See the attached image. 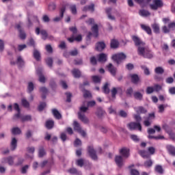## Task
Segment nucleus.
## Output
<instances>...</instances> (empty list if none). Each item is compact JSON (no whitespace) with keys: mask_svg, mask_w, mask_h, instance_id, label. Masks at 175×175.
<instances>
[{"mask_svg":"<svg viewBox=\"0 0 175 175\" xmlns=\"http://www.w3.org/2000/svg\"><path fill=\"white\" fill-rule=\"evenodd\" d=\"M91 31H89L88 33V35L86 36V40L87 42H91V36H94V38H98L99 36V26H98V24H94L92 28Z\"/></svg>","mask_w":175,"mask_h":175,"instance_id":"f03ea898","label":"nucleus"},{"mask_svg":"<svg viewBox=\"0 0 175 175\" xmlns=\"http://www.w3.org/2000/svg\"><path fill=\"white\" fill-rule=\"evenodd\" d=\"M21 120L22 122H25L27 121H32V116L31 115H25L21 117Z\"/></svg>","mask_w":175,"mask_h":175,"instance_id":"c9c22d12","label":"nucleus"},{"mask_svg":"<svg viewBox=\"0 0 175 175\" xmlns=\"http://www.w3.org/2000/svg\"><path fill=\"white\" fill-rule=\"evenodd\" d=\"M124 159V158L121 155L115 156V163L117 165L119 169L122 168L125 165V160Z\"/></svg>","mask_w":175,"mask_h":175,"instance_id":"39448f33","label":"nucleus"},{"mask_svg":"<svg viewBox=\"0 0 175 175\" xmlns=\"http://www.w3.org/2000/svg\"><path fill=\"white\" fill-rule=\"evenodd\" d=\"M127 127L130 131H135L138 129L140 132H142V124L137 123L136 122H131L127 124Z\"/></svg>","mask_w":175,"mask_h":175,"instance_id":"423d86ee","label":"nucleus"},{"mask_svg":"<svg viewBox=\"0 0 175 175\" xmlns=\"http://www.w3.org/2000/svg\"><path fill=\"white\" fill-rule=\"evenodd\" d=\"M81 140L79 138H77L74 142L75 147H79V146H81Z\"/></svg>","mask_w":175,"mask_h":175,"instance_id":"774afa93","label":"nucleus"},{"mask_svg":"<svg viewBox=\"0 0 175 175\" xmlns=\"http://www.w3.org/2000/svg\"><path fill=\"white\" fill-rule=\"evenodd\" d=\"M133 94V88L130 87L126 90V96L129 98H132V94Z\"/></svg>","mask_w":175,"mask_h":175,"instance_id":"3c124183","label":"nucleus"},{"mask_svg":"<svg viewBox=\"0 0 175 175\" xmlns=\"http://www.w3.org/2000/svg\"><path fill=\"white\" fill-rule=\"evenodd\" d=\"M96 105V102L95 100H90L87 103V107L90 109V107H94Z\"/></svg>","mask_w":175,"mask_h":175,"instance_id":"e2e57ef3","label":"nucleus"},{"mask_svg":"<svg viewBox=\"0 0 175 175\" xmlns=\"http://www.w3.org/2000/svg\"><path fill=\"white\" fill-rule=\"evenodd\" d=\"M89 108L88 106L85 107V101L83 102V105L79 107V111L78 113L81 114H84V113H87L88 111Z\"/></svg>","mask_w":175,"mask_h":175,"instance_id":"4be33fe9","label":"nucleus"},{"mask_svg":"<svg viewBox=\"0 0 175 175\" xmlns=\"http://www.w3.org/2000/svg\"><path fill=\"white\" fill-rule=\"evenodd\" d=\"M141 68L143 69V70L144 72V75H146V76H150V69H148V68H147V66H141Z\"/></svg>","mask_w":175,"mask_h":175,"instance_id":"4d7b16f0","label":"nucleus"},{"mask_svg":"<svg viewBox=\"0 0 175 175\" xmlns=\"http://www.w3.org/2000/svg\"><path fill=\"white\" fill-rule=\"evenodd\" d=\"M111 59L116 62L117 65H120V64H122V62L126 59V55L124 53H116L112 55Z\"/></svg>","mask_w":175,"mask_h":175,"instance_id":"7ed1b4c3","label":"nucleus"},{"mask_svg":"<svg viewBox=\"0 0 175 175\" xmlns=\"http://www.w3.org/2000/svg\"><path fill=\"white\" fill-rule=\"evenodd\" d=\"M90 64H92L94 66L98 65V60L95 56H92L90 57Z\"/></svg>","mask_w":175,"mask_h":175,"instance_id":"bf43d9fd","label":"nucleus"},{"mask_svg":"<svg viewBox=\"0 0 175 175\" xmlns=\"http://www.w3.org/2000/svg\"><path fill=\"white\" fill-rule=\"evenodd\" d=\"M77 115L79 120H80L81 122H83V124H90V119H88L85 114L78 113Z\"/></svg>","mask_w":175,"mask_h":175,"instance_id":"4468645a","label":"nucleus"},{"mask_svg":"<svg viewBox=\"0 0 175 175\" xmlns=\"http://www.w3.org/2000/svg\"><path fill=\"white\" fill-rule=\"evenodd\" d=\"M22 105L24 107H29V102L25 98L22 99Z\"/></svg>","mask_w":175,"mask_h":175,"instance_id":"338daca9","label":"nucleus"},{"mask_svg":"<svg viewBox=\"0 0 175 175\" xmlns=\"http://www.w3.org/2000/svg\"><path fill=\"white\" fill-rule=\"evenodd\" d=\"M111 10H113L111 8H105V12L107 14L108 18L114 21L116 20V17L111 15Z\"/></svg>","mask_w":175,"mask_h":175,"instance_id":"6ab92c4d","label":"nucleus"},{"mask_svg":"<svg viewBox=\"0 0 175 175\" xmlns=\"http://www.w3.org/2000/svg\"><path fill=\"white\" fill-rule=\"evenodd\" d=\"M52 114L53 115L55 118H56V120H61V118H62V115L61 114V113H59V111H57V109H52Z\"/></svg>","mask_w":175,"mask_h":175,"instance_id":"412c9836","label":"nucleus"},{"mask_svg":"<svg viewBox=\"0 0 175 175\" xmlns=\"http://www.w3.org/2000/svg\"><path fill=\"white\" fill-rule=\"evenodd\" d=\"M48 9L49 12H54V10L57 9V5L55 4V3H51L48 5Z\"/></svg>","mask_w":175,"mask_h":175,"instance_id":"a18cd8bd","label":"nucleus"},{"mask_svg":"<svg viewBox=\"0 0 175 175\" xmlns=\"http://www.w3.org/2000/svg\"><path fill=\"white\" fill-rule=\"evenodd\" d=\"M152 28L154 33H161V28L159 27V25H158L157 23H154L153 25H152Z\"/></svg>","mask_w":175,"mask_h":175,"instance_id":"2f4dec72","label":"nucleus"},{"mask_svg":"<svg viewBox=\"0 0 175 175\" xmlns=\"http://www.w3.org/2000/svg\"><path fill=\"white\" fill-rule=\"evenodd\" d=\"M137 114H146L147 113V109H146L144 107H139L136 110Z\"/></svg>","mask_w":175,"mask_h":175,"instance_id":"4c0bfd02","label":"nucleus"},{"mask_svg":"<svg viewBox=\"0 0 175 175\" xmlns=\"http://www.w3.org/2000/svg\"><path fill=\"white\" fill-rule=\"evenodd\" d=\"M97 61L101 64H105V62H107V55L103 53H100L98 56Z\"/></svg>","mask_w":175,"mask_h":175,"instance_id":"2eb2a0df","label":"nucleus"},{"mask_svg":"<svg viewBox=\"0 0 175 175\" xmlns=\"http://www.w3.org/2000/svg\"><path fill=\"white\" fill-rule=\"evenodd\" d=\"M103 92L104 94H110V88H109V83H105L103 87Z\"/></svg>","mask_w":175,"mask_h":175,"instance_id":"a19ab883","label":"nucleus"},{"mask_svg":"<svg viewBox=\"0 0 175 175\" xmlns=\"http://www.w3.org/2000/svg\"><path fill=\"white\" fill-rule=\"evenodd\" d=\"M152 10H158L161 8H163V1L162 0H153V4H150Z\"/></svg>","mask_w":175,"mask_h":175,"instance_id":"20e7f679","label":"nucleus"},{"mask_svg":"<svg viewBox=\"0 0 175 175\" xmlns=\"http://www.w3.org/2000/svg\"><path fill=\"white\" fill-rule=\"evenodd\" d=\"M82 92L83 93V98L87 99V98H92V94L91 92L85 89L81 90Z\"/></svg>","mask_w":175,"mask_h":175,"instance_id":"e433bc0d","label":"nucleus"},{"mask_svg":"<svg viewBox=\"0 0 175 175\" xmlns=\"http://www.w3.org/2000/svg\"><path fill=\"white\" fill-rule=\"evenodd\" d=\"M110 47L113 50H116V49H118V47H120V42H118V40L116 39L111 40Z\"/></svg>","mask_w":175,"mask_h":175,"instance_id":"f3484780","label":"nucleus"},{"mask_svg":"<svg viewBox=\"0 0 175 175\" xmlns=\"http://www.w3.org/2000/svg\"><path fill=\"white\" fill-rule=\"evenodd\" d=\"M130 151L129 148L124 147L119 150V152L122 158L127 159L131 155Z\"/></svg>","mask_w":175,"mask_h":175,"instance_id":"6e6552de","label":"nucleus"},{"mask_svg":"<svg viewBox=\"0 0 175 175\" xmlns=\"http://www.w3.org/2000/svg\"><path fill=\"white\" fill-rule=\"evenodd\" d=\"M12 135H21L22 133V131H21V129H20V128L18 127H14L12 129V131H11Z\"/></svg>","mask_w":175,"mask_h":175,"instance_id":"58836bf2","label":"nucleus"},{"mask_svg":"<svg viewBox=\"0 0 175 175\" xmlns=\"http://www.w3.org/2000/svg\"><path fill=\"white\" fill-rule=\"evenodd\" d=\"M133 42L135 43V46L137 48V53L138 55H141L144 58H148V59H151L154 58V55L151 51L146 49L144 46H146V42H143L142 39H140L137 36H132Z\"/></svg>","mask_w":175,"mask_h":175,"instance_id":"f257e3e1","label":"nucleus"},{"mask_svg":"<svg viewBox=\"0 0 175 175\" xmlns=\"http://www.w3.org/2000/svg\"><path fill=\"white\" fill-rule=\"evenodd\" d=\"M106 49V43L104 41H99L96 43L95 50L96 51L102 52Z\"/></svg>","mask_w":175,"mask_h":175,"instance_id":"1a4fd4ad","label":"nucleus"},{"mask_svg":"<svg viewBox=\"0 0 175 175\" xmlns=\"http://www.w3.org/2000/svg\"><path fill=\"white\" fill-rule=\"evenodd\" d=\"M167 133L169 135L170 139H171V140H175V133L173 132V130L170 131L169 133Z\"/></svg>","mask_w":175,"mask_h":175,"instance_id":"0e129e2a","label":"nucleus"},{"mask_svg":"<svg viewBox=\"0 0 175 175\" xmlns=\"http://www.w3.org/2000/svg\"><path fill=\"white\" fill-rule=\"evenodd\" d=\"M66 11V7H65V5H62V7L60 9L59 16H57L55 18H53V21L55 23H58V21H61V20H62V18H64V14Z\"/></svg>","mask_w":175,"mask_h":175,"instance_id":"ddd939ff","label":"nucleus"},{"mask_svg":"<svg viewBox=\"0 0 175 175\" xmlns=\"http://www.w3.org/2000/svg\"><path fill=\"white\" fill-rule=\"evenodd\" d=\"M35 90V85L33 82H29L27 84V92L28 94H32L33 91Z\"/></svg>","mask_w":175,"mask_h":175,"instance_id":"473e14b6","label":"nucleus"},{"mask_svg":"<svg viewBox=\"0 0 175 175\" xmlns=\"http://www.w3.org/2000/svg\"><path fill=\"white\" fill-rule=\"evenodd\" d=\"M154 72L157 75H163V73H165V70L162 67H157L154 69Z\"/></svg>","mask_w":175,"mask_h":175,"instance_id":"49530a36","label":"nucleus"},{"mask_svg":"<svg viewBox=\"0 0 175 175\" xmlns=\"http://www.w3.org/2000/svg\"><path fill=\"white\" fill-rule=\"evenodd\" d=\"M131 82H133V84H137L140 81V78H139V75L136 74L131 75Z\"/></svg>","mask_w":175,"mask_h":175,"instance_id":"cd10ccee","label":"nucleus"},{"mask_svg":"<svg viewBox=\"0 0 175 175\" xmlns=\"http://www.w3.org/2000/svg\"><path fill=\"white\" fill-rule=\"evenodd\" d=\"M139 14L142 17H148V16H151V13L146 10H139Z\"/></svg>","mask_w":175,"mask_h":175,"instance_id":"ea45409f","label":"nucleus"},{"mask_svg":"<svg viewBox=\"0 0 175 175\" xmlns=\"http://www.w3.org/2000/svg\"><path fill=\"white\" fill-rule=\"evenodd\" d=\"M47 104L45 102H41L38 107V111H43L46 109Z\"/></svg>","mask_w":175,"mask_h":175,"instance_id":"37998d69","label":"nucleus"},{"mask_svg":"<svg viewBox=\"0 0 175 175\" xmlns=\"http://www.w3.org/2000/svg\"><path fill=\"white\" fill-rule=\"evenodd\" d=\"M74 129L77 132H79L81 130V126H80V123H78L77 121H74L73 122Z\"/></svg>","mask_w":175,"mask_h":175,"instance_id":"8fccbe9b","label":"nucleus"},{"mask_svg":"<svg viewBox=\"0 0 175 175\" xmlns=\"http://www.w3.org/2000/svg\"><path fill=\"white\" fill-rule=\"evenodd\" d=\"M16 28L18 29L19 32V38L22 40H25V39H27V33H25V31H24V29L21 28V25L20 24H18L16 25Z\"/></svg>","mask_w":175,"mask_h":175,"instance_id":"9b49d317","label":"nucleus"},{"mask_svg":"<svg viewBox=\"0 0 175 175\" xmlns=\"http://www.w3.org/2000/svg\"><path fill=\"white\" fill-rule=\"evenodd\" d=\"M10 148L11 151H14L16 148H17V139L16 137H14L12 139L11 143H10Z\"/></svg>","mask_w":175,"mask_h":175,"instance_id":"393cba45","label":"nucleus"},{"mask_svg":"<svg viewBox=\"0 0 175 175\" xmlns=\"http://www.w3.org/2000/svg\"><path fill=\"white\" fill-rule=\"evenodd\" d=\"M88 152L93 161H98V155H96V150L94 149V146H88Z\"/></svg>","mask_w":175,"mask_h":175,"instance_id":"0eeeda50","label":"nucleus"},{"mask_svg":"<svg viewBox=\"0 0 175 175\" xmlns=\"http://www.w3.org/2000/svg\"><path fill=\"white\" fill-rule=\"evenodd\" d=\"M118 91H122V89H121V88H113L111 90V97L113 99H116V95H117V93L118 92Z\"/></svg>","mask_w":175,"mask_h":175,"instance_id":"c756f323","label":"nucleus"},{"mask_svg":"<svg viewBox=\"0 0 175 175\" xmlns=\"http://www.w3.org/2000/svg\"><path fill=\"white\" fill-rule=\"evenodd\" d=\"M85 85H90V81H85L83 83L79 85L80 90H85Z\"/></svg>","mask_w":175,"mask_h":175,"instance_id":"052dcab7","label":"nucleus"},{"mask_svg":"<svg viewBox=\"0 0 175 175\" xmlns=\"http://www.w3.org/2000/svg\"><path fill=\"white\" fill-rule=\"evenodd\" d=\"M25 64V62H24V59H23V57H21V56H18L16 59V65H18L19 68H23Z\"/></svg>","mask_w":175,"mask_h":175,"instance_id":"7c9ffc66","label":"nucleus"},{"mask_svg":"<svg viewBox=\"0 0 175 175\" xmlns=\"http://www.w3.org/2000/svg\"><path fill=\"white\" fill-rule=\"evenodd\" d=\"M153 89L155 92H159V91L162 90V86L161 85L156 84L154 85Z\"/></svg>","mask_w":175,"mask_h":175,"instance_id":"680f3d73","label":"nucleus"},{"mask_svg":"<svg viewBox=\"0 0 175 175\" xmlns=\"http://www.w3.org/2000/svg\"><path fill=\"white\" fill-rule=\"evenodd\" d=\"M133 96L137 100H143V94L139 92H135L133 93Z\"/></svg>","mask_w":175,"mask_h":175,"instance_id":"f704fd0d","label":"nucleus"},{"mask_svg":"<svg viewBox=\"0 0 175 175\" xmlns=\"http://www.w3.org/2000/svg\"><path fill=\"white\" fill-rule=\"evenodd\" d=\"M138 154L144 159H148V158H150V154H148V152L145 150H139Z\"/></svg>","mask_w":175,"mask_h":175,"instance_id":"5701e85b","label":"nucleus"},{"mask_svg":"<svg viewBox=\"0 0 175 175\" xmlns=\"http://www.w3.org/2000/svg\"><path fill=\"white\" fill-rule=\"evenodd\" d=\"M27 45L33 48V50L36 49V44L35 43V40L33 38H30L27 42Z\"/></svg>","mask_w":175,"mask_h":175,"instance_id":"de8ad7c7","label":"nucleus"},{"mask_svg":"<svg viewBox=\"0 0 175 175\" xmlns=\"http://www.w3.org/2000/svg\"><path fill=\"white\" fill-rule=\"evenodd\" d=\"M95 114L99 120H103L105 116H106V111L103 110V108L98 107L96 109Z\"/></svg>","mask_w":175,"mask_h":175,"instance_id":"9d476101","label":"nucleus"},{"mask_svg":"<svg viewBox=\"0 0 175 175\" xmlns=\"http://www.w3.org/2000/svg\"><path fill=\"white\" fill-rule=\"evenodd\" d=\"M45 62L49 68H53V64L54 62V61L53 60V57L46 58L45 59Z\"/></svg>","mask_w":175,"mask_h":175,"instance_id":"c03bdc74","label":"nucleus"},{"mask_svg":"<svg viewBox=\"0 0 175 175\" xmlns=\"http://www.w3.org/2000/svg\"><path fill=\"white\" fill-rule=\"evenodd\" d=\"M65 95L66 96V102L70 103V102H72V93H70V92H67L65 93Z\"/></svg>","mask_w":175,"mask_h":175,"instance_id":"09e8293b","label":"nucleus"},{"mask_svg":"<svg viewBox=\"0 0 175 175\" xmlns=\"http://www.w3.org/2000/svg\"><path fill=\"white\" fill-rule=\"evenodd\" d=\"M166 148L169 152V154H170V155H172V157H175V147L172 146V145H167L166 146Z\"/></svg>","mask_w":175,"mask_h":175,"instance_id":"a878e982","label":"nucleus"},{"mask_svg":"<svg viewBox=\"0 0 175 175\" xmlns=\"http://www.w3.org/2000/svg\"><path fill=\"white\" fill-rule=\"evenodd\" d=\"M148 139H154V140H162L165 139V137L163 135H159V136H152V135H148Z\"/></svg>","mask_w":175,"mask_h":175,"instance_id":"5fc2aeb1","label":"nucleus"},{"mask_svg":"<svg viewBox=\"0 0 175 175\" xmlns=\"http://www.w3.org/2000/svg\"><path fill=\"white\" fill-rule=\"evenodd\" d=\"M33 57L36 59V61H40L42 56L40 55V52L38 49H34L33 52Z\"/></svg>","mask_w":175,"mask_h":175,"instance_id":"aec40b11","label":"nucleus"},{"mask_svg":"<svg viewBox=\"0 0 175 175\" xmlns=\"http://www.w3.org/2000/svg\"><path fill=\"white\" fill-rule=\"evenodd\" d=\"M141 28L146 31L148 35H152V31L151 30V27L150 26H147L146 25H141Z\"/></svg>","mask_w":175,"mask_h":175,"instance_id":"c85d7f7f","label":"nucleus"},{"mask_svg":"<svg viewBox=\"0 0 175 175\" xmlns=\"http://www.w3.org/2000/svg\"><path fill=\"white\" fill-rule=\"evenodd\" d=\"M130 174L131 175H140V172L137 170L131 169L130 170Z\"/></svg>","mask_w":175,"mask_h":175,"instance_id":"69168bd1","label":"nucleus"},{"mask_svg":"<svg viewBox=\"0 0 175 175\" xmlns=\"http://www.w3.org/2000/svg\"><path fill=\"white\" fill-rule=\"evenodd\" d=\"M46 155V150H44V146H40L38 149V157L39 158H43Z\"/></svg>","mask_w":175,"mask_h":175,"instance_id":"b1692460","label":"nucleus"},{"mask_svg":"<svg viewBox=\"0 0 175 175\" xmlns=\"http://www.w3.org/2000/svg\"><path fill=\"white\" fill-rule=\"evenodd\" d=\"M40 33L42 35V39H43V40H46V39H47V38H49V33H47V31L44 29H42L40 31Z\"/></svg>","mask_w":175,"mask_h":175,"instance_id":"603ef678","label":"nucleus"},{"mask_svg":"<svg viewBox=\"0 0 175 175\" xmlns=\"http://www.w3.org/2000/svg\"><path fill=\"white\" fill-rule=\"evenodd\" d=\"M46 129H53L54 128V120H49L45 122Z\"/></svg>","mask_w":175,"mask_h":175,"instance_id":"bb28decb","label":"nucleus"},{"mask_svg":"<svg viewBox=\"0 0 175 175\" xmlns=\"http://www.w3.org/2000/svg\"><path fill=\"white\" fill-rule=\"evenodd\" d=\"M49 87L51 88L52 91H55L57 90V82L54 79H51L49 81Z\"/></svg>","mask_w":175,"mask_h":175,"instance_id":"72a5a7b5","label":"nucleus"},{"mask_svg":"<svg viewBox=\"0 0 175 175\" xmlns=\"http://www.w3.org/2000/svg\"><path fill=\"white\" fill-rule=\"evenodd\" d=\"M107 68L112 76H116V73L117 72V68L116 67H114L113 64L109 63V65L107 66Z\"/></svg>","mask_w":175,"mask_h":175,"instance_id":"dca6fc26","label":"nucleus"},{"mask_svg":"<svg viewBox=\"0 0 175 175\" xmlns=\"http://www.w3.org/2000/svg\"><path fill=\"white\" fill-rule=\"evenodd\" d=\"M72 75L75 77V79H80L81 77V71L77 68H74L71 71Z\"/></svg>","mask_w":175,"mask_h":175,"instance_id":"a211bd4d","label":"nucleus"},{"mask_svg":"<svg viewBox=\"0 0 175 175\" xmlns=\"http://www.w3.org/2000/svg\"><path fill=\"white\" fill-rule=\"evenodd\" d=\"M134 119L135 120V122H137V124H140V122H142V116H140L139 113L134 115Z\"/></svg>","mask_w":175,"mask_h":175,"instance_id":"13d9d810","label":"nucleus"},{"mask_svg":"<svg viewBox=\"0 0 175 175\" xmlns=\"http://www.w3.org/2000/svg\"><path fill=\"white\" fill-rule=\"evenodd\" d=\"M1 163H8L10 166H13L14 165V157L12 156L4 157L2 159Z\"/></svg>","mask_w":175,"mask_h":175,"instance_id":"f8f14e48","label":"nucleus"},{"mask_svg":"<svg viewBox=\"0 0 175 175\" xmlns=\"http://www.w3.org/2000/svg\"><path fill=\"white\" fill-rule=\"evenodd\" d=\"M77 166H79V167H83L84 166V159H79L76 161Z\"/></svg>","mask_w":175,"mask_h":175,"instance_id":"6e6d98bb","label":"nucleus"},{"mask_svg":"<svg viewBox=\"0 0 175 175\" xmlns=\"http://www.w3.org/2000/svg\"><path fill=\"white\" fill-rule=\"evenodd\" d=\"M92 80L93 82L95 83V84L100 83V81H102V79L97 75L93 76Z\"/></svg>","mask_w":175,"mask_h":175,"instance_id":"864d4df0","label":"nucleus"},{"mask_svg":"<svg viewBox=\"0 0 175 175\" xmlns=\"http://www.w3.org/2000/svg\"><path fill=\"white\" fill-rule=\"evenodd\" d=\"M155 172L157 173H159V174H163V168L162 167V165H157L154 167Z\"/></svg>","mask_w":175,"mask_h":175,"instance_id":"79ce46f5","label":"nucleus"}]
</instances>
